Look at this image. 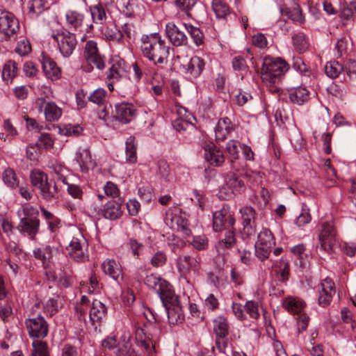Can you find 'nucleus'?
<instances>
[{
  "instance_id": "f257e3e1",
  "label": "nucleus",
  "mask_w": 356,
  "mask_h": 356,
  "mask_svg": "<svg viewBox=\"0 0 356 356\" xmlns=\"http://www.w3.org/2000/svg\"><path fill=\"white\" fill-rule=\"evenodd\" d=\"M141 51L144 56L155 64H163L168 62L170 47L161 39L158 33L143 35L141 38Z\"/></svg>"
},
{
  "instance_id": "f03ea898",
  "label": "nucleus",
  "mask_w": 356,
  "mask_h": 356,
  "mask_svg": "<svg viewBox=\"0 0 356 356\" xmlns=\"http://www.w3.org/2000/svg\"><path fill=\"white\" fill-rule=\"evenodd\" d=\"M288 70L289 65L282 58L266 56L261 69V77L263 82L270 87L279 83Z\"/></svg>"
},
{
  "instance_id": "7ed1b4c3",
  "label": "nucleus",
  "mask_w": 356,
  "mask_h": 356,
  "mask_svg": "<svg viewBox=\"0 0 356 356\" xmlns=\"http://www.w3.org/2000/svg\"><path fill=\"white\" fill-rule=\"evenodd\" d=\"M31 184L39 190L41 197L46 200H52L58 197V189L56 184L51 185L48 181V177L44 172L34 170L30 175Z\"/></svg>"
},
{
  "instance_id": "20e7f679",
  "label": "nucleus",
  "mask_w": 356,
  "mask_h": 356,
  "mask_svg": "<svg viewBox=\"0 0 356 356\" xmlns=\"http://www.w3.org/2000/svg\"><path fill=\"white\" fill-rule=\"evenodd\" d=\"M318 241L320 250L328 254L334 252L335 249L339 245V241L332 222H324L321 224Z\"/></svg>"
},
{
  "instance_id": "39448f33",
  "label": "nucleus",
  "mask_w": 356,
  "mask_h": 356,
  "mask_svg": "<svg viewBox=\"0 0 356 356\" xmlns=\"http://www.w3.org/2000/svg\"><path fill=\"white\" fill-rule=\"evenodd\" d=\"M19 29V22L15 15L0 10V42L15 39Z\"/></svg>"
},
{
  "instance_id": "423d86ee",
  "label": "nucleus",
  "mask_w": 356,
  "mask_h": 356,
  "mask_svg": "<svg viewBox=\"0 0 356 356\" xmlns=\"http://www.w3.org/2000/svg\"><path fill=\"white\" fill-rule=\"evenodd\" d=\"M145 284L159 296L162 302L175 300L172 285L160 277L153 274L149 275L145 277Z\"/></svg>"
},
{
  "instance_id": "0eeeda50",
  "label": "nucleus",
  "mask_w": 356,
  "mask_h": 356,
  "mask_svg": "<svg viewBox=\"0 0 356 356\" xmlns=\"http://www.w3.org/2000/svg\"><path fill=\"white\" fill-rule=\"evenodd\" d=\"M145 284L159 296L162 302L175 300L172 285L160 277L153 274L149 275L145 277Z\"/></svg>"
},
{
  "instance_id": "6e6552de",
  "label": "nucleus",
  "mask_w": 356,
  "mask_h": 356,
  "mask_svg": "<svg viewBox=\"0 0 356 356\" xmlns=\"http://www.w3.org/2000/svg\"><path fill=\"white\" fill-rule=\"evenodd\" d=\"M51 37L56 42L60 54L64 57H69L76 46L75 35L67 31H58L53 33Z\"/></svg>"
},
{
  "instance_id": "1a4fd4ad",
  "label": "nucleus",
  "mask_w": 356,
  "mask_h": 356,
  "mask_svg": "<svg viewBox=\"0 0 356 356\" xmlns=\"http://www.w3.org/2000/svg\"><path fill=\"white\" fill-rule=\"evenodd\" d=\"M234 224L235 218L229 207L224 206L220 210L213 212V228L215 232L231 229Z\"/></svg>"
},
{
  "instance_id": "9d476101",
  "label": "nucleus",
  "mask_w": 356,
  "mask_h": 356,
  "mask_svg": "<svg viewBox=\"0 0 356 356\" xmlns=\"http://www.w3.org/2000/svg\"><path fill=\"white\" fill-rule=\"evenodd\" d=\"M25 325L31 338L44 339L48 334V323L41 315L26 319Z\"/></svg>"
},
{
  "instance_id": "9b49d317",
  "label": "nucleus",
  "mask_w": 356,
  "mask_h": 356,
  "mask_svg": "<svg viewBox=\"0 0 356 356\" xmlns=\"http://www.w3.org/2000/svg\"><path fill=\"white\" fill-rule=\"evenodd\" d=\"M280 12L283 16L294 22H303V17L299 6L295 0H277Z\"/></svg>"
},
{
  "instance_id": "f8f14e48",
  "label": "nucleus",
  "mask_w": 356,
  "mask_h": 356,
  "mask_svg": "<svg viewBox=\"0 0 356 356\" xmlns=\"http://www.w3.org/2000/svg\"><path fill=\"white\" fill-rule=\"evenodd\" d=\"M35 105L40 112L44 111L45 119L47 121H57L62 115V109L54 102H47L41 97L35 100Z\"/></svg>"
},
{
  "instance_id": "ddd939ff",
  "label": "nucleus",
  "mask_w": 356,
  "mask_h": 356,
  "mask_svg": "<svg viewBox=\"0 0 356 356\" xmlns=\"http://www.w3.org/2000/svg\"><path fill=\"white\" fill-rule=\"evenodd\" d=\"M87 244L83 236L81 238L74 237L66 248L69 256L77 262H84L88 259L86 254Z\"/></svg>"
},
{
  "instance_id": "4468645a",
  "label": "nucleus",
  "mask_w": 356,
  "mask_h": 356,
  "mask_svg": "<svg viewBox=\"0 0 356 356\" xmlns=\"http://www.w3.org/2000/svg\"><path fill=\"white\" fill-rule=\"evenodd\" d=\"M239 212L244 232L249 236L254 234L257 227L256 211L251 207H244L240 209Z\"/></svg>"
},
{
  "instance_id": "2eb2a0df",
  "label": "nucleus",
  "mask_w": 356,
  "mask_h": 356,
  "mask_svg": "<svg viewBox=\"0 0 356 356\" xmlns=\"http://www.w3.org/2000/svg\"><path fill=\"white\" fill-rule=\"evenodd\" d=\"M84 57L88 63H93L97 69L103 70L105 67L104 58L99 53L95 41L89 40L86 42Z\"/></svg>"
},
{
  "instance_id": "dca6fc26",
  "label": "nucleus",
  "mask_w": 356,
  "mask_h": 356,
  "mask_svg": "<svg viewBox=\"0 0 356 356\" xmlns=\"http://www.w3.org/2000/svg\"><path fill=\"white\" fill-rule=\"evenodd\" d=\"M243 183L239 180L234 173H229L225 178V183L220 189V195H225L224 198H231L236 193H240L243 188Z\"/></svg>"
},
{
  "instance_id": "f3484780",
  "label": "nucleus",
  "mask_w": 356,
  "mask_h": 356,
  "mask_svg": "<svg viewBox=\"0 0 356 356\" xmlns=\"http://www.w3.org/2000/svg\"><path fill=\"white\" fill-rule=\"evenodd\" d=\"M174 298L175 300L173 301L167 300L166 302H162L168 314V323L172 325L178 324L184 319L181 307L175 293Z\"/></svg>"
},
{
  "instance_id": "a211bd4d",
  "label": "nucleus",
  "mask_w": 356,
  "mask_h": 356,
  "mask_svg": "<svg viewBox=\"0 0 356 356\" xmlns=\"http://www.w3.org/2000/svg\"><path fill=\"white\" fill-rule=\"evenodd\" d=\"M335 294L334 284L329 277L325 278L321 284L319 289L318 304L323 307L329 305Z\"/></svg>"
},
{
  "instance_id": "6ab92c4d",
  "label": "nucleus",
  "mask_w": 356,
  "mask_h": 356,
  "mask_svg": "<svg viewBox=\"0 0 356 356\" xmlns=\"http://www.w3.org/2000/svg\"><path fill=\"white\" fill-rule=\"evenodd\" d=\"M178 271L183 275L188 274L191 270H197L199 268L200 258L190 255H180L177 259Z\"/></svg>"
},
{
  "instance_id": "aec40b11",
  "label": "nucleus",
  "mask_w": 356,
  "mask_h": 356,
  "mask_svg": "<svg viewBox=\"0 0 356 356\" xmlns=\"http://www.w3.org/2000/svg\"><path fill=\"white\" fill-rule=\"evenodd\" d=\"M136 115V110L133 104L123 102L115 106L116 119L124 124L131 122Z\"/></svg>"
},
{
  "instance_id": "412c9836",
  "label": "nucleus",
  "mask_w": 356,
  "mask_h": 356,
  "mask_svg": "<svg viewBox=\"0 0 356 356\" xmlns=\"http://www.w3.org/2000/svg\"><path fill=\"white\" fill-rule=\"evenodd\" d=\"M166 35L175 46L186 45L187 36L173 23H168L165 26Z\"/></svg>"
},
{
  "instance_id": "4be33fe9",
  "label": "nucleus",
  "mask_w": 356,
  "mask_h": 356,
  "mask_svg": "<svg viewBox=\"0 0 356 356\" xmlns=\"http://www.w3.org/2000/svg\"><path fill=\"white\" fill-rule=\"evenodd\" d=\"M40 220L31 219H21L17 226V230L22 234H26L33 240L39 232Z\"/></svg>"
},
{
  "instance_id": "5701e85b",
  "label": "nucleus",
  "mask_w": 356,
  "mask_h": 356,
  "mask_svg": "<svg viewBox=\"0 0 356 356\" xmlns=\"http://www.w3.org/2000/svg\"><path fill=\"white\" fill-rule=\"evenodd\" d=\"M42 66L45 75L54 80L59 79L60 76V69L57 67L56 62L49 56L42 54Z\"/></svg>"
},
{
  "instance_id": "b1692460",
  "label": "nucleus",
  "mask_w": 356,
  "mask_h": 356,
  "mask_svg": "<svg viewBox=\"0 0 356 356\" xmlns=\"http://www.w3.org/2000/svg\"><path fill=\"white\" fill-rule=\"evenodd\" d=\"M232 130L233 126L230 119L228 118L220 119L215 128L216 142L219 143L225 140Z\"/></svg>"
},
{
  "instance_id": "393cba45",
  "label": "nucleus",
  "mask_w": 356,
  "mask_h": 356,
  "mask_svg": "<svg viewBox=\"0 0 356 356\" xmlns=\"http://www.w3.org/2000/svg\"><path fill=\"white\" fill-rule=\"evenodd\" d=\"M205 159L215 166H220L225 161V156L222 152L211 143L207 145L204 153Z\"/></svg>"
},
{
  "instance_id": "a878e982",
  "label": "nucleus",
  "mask_w": 356,
  "mask_h": 356,
  "mask_svg": "<svg viewBox=\"0 0 356 356\" xmlns=\"http://www.w3.org/2000/svg\"><path fill=\"white\" fill-rule=\"evenodd\" d=\"M153 334L145 332V329L138 328L136 331V339L138 346L144 348L149 355H152L154 350V342L152 339Z\"/></svg>"
},
{
  "instance_id": "bb28decb",
  "label": "nucleus",
  "mask_w": 356,
  "mask_h": 356,
  "mask_svg": "<svg viewBox=\"0 0 356 356\" xmlns=\"http://www.w3.org/2000/svg\"><path fill=\"white\" fill-rule=\"evenodd\" d=\"M122 200L120 199L118 202L114 200L108 202L101 211L103 216L112 220L119 218L122 213Z\"/></svg>"
},
{
  "instance_id": "cd10ccee",
  "label": "nucleus",
  "mask_w": 356,
  "mask_h": 356,
  "mask_svg": "<svg viewBox=\"0 0 356 356\" xmlns=\"http://www.w3.org/2000/svg\"><path fill=\"white\" fill-rule=\"evenodd\" d=\"M104 273L116 281L122 279V272L120 265L114 259H106L102 265Z\"/></svg>"
},
{
  "instance_id": "c85d7f7f",
  "label": "nucleus",
  "mask_w": 356,
  "mask_h": 356,
  "mask_svg": "<svg viewBox=\"0 0 356 356\" xmlns=\"http://www.w3.org/2000/svg\"><path fill=\"white\" fill-rule=\"evenodd\" d=\"M107 309L104 304L97 300H94L90 310V319L95 323H99L106 316Z\"/></svg>"
},
{
  "instance_id": "c756f323",
  "label": "nucleus",
  "mask_w": 356,
  "mask_h": 356,
  "mask_svg": "<svg viewBox=\"0 0 356 356\" xmlns=\"http://www.w3.org/2000/svg\"><path fill=\"white\" fill-rule=\"evenodd\" d=\"M18 65L13 60H9L5 63L2 69V79L7 84L11 83L13 79L17 76Z\"/></svg>"
},
{
  "instance_id": "7c9ffc66",
  "label": "nucleus",
  "mask_w": 356,
  "mask_h": 356,
  "mask_svg": "<svg viewBox=\"0 0 356 356\" xmlns=\"http://www.w3.org/2000/svg\"><path fill=\"white\" fill-rule=\"evenodd\" d=\"M305 302L298 298L294 297H289L286 298L282 303L283 307L289 312L293 313L294 314H298V316L302 313L303 308L305 306Z\"/></svg>"
},
{
  "instance_id": "2f4dec72",
  "label": "nucleus",
  "mask_w": 356,
  "mask_h": 356,
  "mask_svg": "<svg viewBox=\"0 0 356 356\" xmlns=\"http://www.w3.org/2000/svg\"><path fill=\"white\" fill-rule=\"evenodd\" d=\"M213 331L217 338L225 339L229 334V325L227 319L222 316H218L213 321Z\"/></svg>"
},
{
  "instance_id": "473e14b6",
  "label": "nucleus",
  "mask_w": 356,
  "mask_h": 356,
  "mask_svg": "<svg viewBox=\"0 0 356 356\" xmlns=\"http://www.w3.org/2000/svg\"><path fill=\"white\" fill-rule=\"evenodd\" d=\"M204 65V61L202 58L198 56H193L187 65V72L193 77L197 78L202 72Z\"/></svg>"
},
{
  "instance_id": "72a5a7b5",
  "label": "nucleus",
  "mask_w": 356,
  "mask_h": 356,
  "mask_svg": "<svg viewBox=\"0 0 356 356\" xmlns=\"http://www.w3.org/2000/svg\"><path fill=\"white\" fill-rule=\"evenodd\" d=\"M236 240L234 230L229 229L225 232L224 238L220 239L216 244L217 251L220 253L225 250L232 248L236 244Z\"/></svg>"
},
{
  "instance_id": "f704fd0d",
  "label": "nucleus",
  "mask_w": 356,
  "mask_h": 356,
  "mask_svg": "<svg viewBox=\"0 0 356 356\" xmlns=\"http://www.w3.org/2000/svg\"><path fill=\"white\" fill-rule=\"evenodd\" d=\"M309 91L306 88L298 87L289 93V99L293 104H303L309 99Z\"/></svg>"
},
{
  "instance_id": "c9c22d12",
  "label": "nucleus",
  "mask_w": 356,
  "mask_h": 356,
  "mask_svg": "<svg viewBox=\"0 0 356 356\" xmlns=\"http://www.w3.org/2000/svg\"><path fill=\"white\" fill-rule=\"evenodd\" d=\"M39 212L36 207L29 204H24L22 208L17 211V216L19 219H31V220H39L38 219Z\"/></svg>"
},
{
  "instance_id": "e433bc0d",
  "label": "nucleus",
  "mask_w": 356,
  "mask_h": 356,
  "mask_svg": "<svg viewBox=\"0 0 356 356\" xmlns=\"http://www.w3.org/2000/svg\"><path fill=\"white\" fill-rule=\"evenodd\" d=\"M126 160L129 163H135L137 161L136 145L135 138L129 136L126 140Z\"/></svg>"
},
{
  "instance_id": "4c0bfd02",
  "label": "nucleus",
  "mask_w": 356,
  "mask_h": 356,
  "mask_svg": "<svg viewBox=\"0 0 356 356\" xmlns=\"http://www.w3.org/2000/svg\"><path fill=\"white\" fill-rule=\"evenodd\" d=\"M211 6L217 18H225L229 13L228 6L222 0H212Z\"/></svg>"
},
{
  "instance_id": "58836bf2",
  "label": "nucleus",
  "mask_w": 356,
  "mask_h": 356,
  "mask_svg": "<svg viewBox=\"0 0 356 356\" xmlns=\"http://www.w3.org/2000/svg\"><path fill=\"white\" fill-rule=\"evenodd\" d=\"M343 70L342 65L336 60L330 61L325 66V74L332 79L338 77Z\"/></svg>"
},
{
  "instance_id": "ea45409f",
  "label": "nucleus",
  "mask_w": 356,
  "mask_h": 356,
  "mask_svg": "<svg viewBox=\"0 0 356 356\" xmlns=\"http://www.w3.org/2000/svg\"><path fill=\"white\" fill-rule=\"evenodd\" d=\"M65 17L67 24L75 29L80 27L83 21V15L76 11H67Z\"/></svg>"
},
{
  "instance_id": "a19ab883",
  "label": "nucleus",
  "mask_w": 356,
  "mask_h": 356,
  "mask_svg": "<svg viewBox=\"0 0 356 356\" xmlns=\"http://www.w3.org/2000/svg\"><path fill=\"white\" fill-rule=\"evenodd\" d=\"M275 273L279 281L284 282L288 280L289 264L286 259L283 258L281 259L280 264L277 266V269L275 270Z\"/></svg>"
},
{
  "instance_id": "79ce46f5",
  "label": "nucleus",
  "mask_w": 356,
  "mask_h": 356,
  "mask_svg": "<svg viewBox=\"0 0 356 356\" xmlns=\"http://www.w3.org/2000/svg\"><path fill=\"white\" fill-rule=\"evenodd\" d=\"M172 126L174 129L179 132L188 131L189 133L196 131L195 125L188 121L182 118H178L173 121Z\"/></svg>"
},
{
  "instance_id": "37998d69",
  "label": "nucleus",
  "mask_w": 356,
  "mask_h": 356,
  "mask_svg": "<svg viewBox=\"0 0 356 356\" xmlns=\"http://www.w3.org/2000/svg\"><path fill=\"white\" fill-rule=\"evenodd\" d=\"M118 3L122 7V12L127 16L134 15L137 12V0H120Z\"/></svg>"
},
{
  "instance_id": "c03bdc74",
  "label": "nucleus",
  "mask_w": 356,
  "mask_h": 356,
  "mask_svg": "<svg viewBox=\"0 0 356 356\" xmlns=\"http://www.w3.org/2000/svg\"><path fill=\"white\" fill-rule=\"evenodd\" d=\"M31 356H49L47 343L40 340L33 341Z\"/></svg>"
},
{
  "instance_id": "a18cd8bd",
  "label": "nucleus",
  "mask_w": 356,
  "mask_h": 356,
  "mask_svg": "<svg viewBox=\"0 0 356 356\" xmlns=\"http://www.w3.org/2000/svg\"><path fill=\"white\" fill-rule=\"evenodd\" d=\"M76 161L82 171L88 169L92 165L90 153L88 149H83L79 154H76Z\"/></svg>"
},
{
  "instance_id": "49530a36",
  "label": "nucleus",
  "mask_w": 356,
  "mask_h": 356,
  "mask_svg": "<svg viewBox=\"0 0 356 356\" xmlns=\"http://www.w3.org/2000/svg\"><path fill=\"white\" fill-rule=\"evenodd\" d=\"M292 40L293 46L298 52H303L308 48L309 44L304 33H298L295 34L292 37Z\"/></svg>"
},
{
  "instance_id": "de8ad7c7",
  "label": "nucleus",
  "mask_w": 356,
  "mask_h": 356,
  "mask_svg": "<svg viewBox=\"0 0 356 356\" xmlns=\"http://www.w3.org/2000/svg\"><path fill=\"white\" fill-rule=\"evenodd\" d=\"M184 26L196 45L199 46L203 43V33L199 28L187 24H184Z\"/></svg>"
},
{
  "instance_id": "09e8293b",
  "label": "nucleus",
  "mask_w": 356,
  "mask_h": 356,
  "mask_svg": "<svg viewBox=\"0 0 356 356\" xmlns=\"http://www.w3.org/2000/svg\"><path fill=\"white\" fill-rule=\"evenodd\" d=\"M90 13L95 23L102 24L106 20V13L101 5H97L91 7Z\"/></svg>"
},
{
  "instance_id": "8fccbe9b",
  "label": "nucleus",
  "mask_w": 356,
  "mask_h": 356,
  "mask_svg": "<svg viewBox=\"0 0 356 356\" xmlns=\"http://www.w3.org/2000/svg\"><path fill=\"white\" fill-rule=\"evenodd\" d=\"M3 180L6 184L11 188H15L19 185V181L13 169L7 168L3 173Z\"/></svg>"
},
{
  "instance_id": "3c124183",
  "label": "nucleus",
  "mask_w": 356,
  "mask_h": 356,
  "mask_svg": "<svg viewBox=\"0 0 356 356\" xmlns=\"http://www.w3.org/2000/svg\"><path fill=\"white\" fill-rule=\"evenodd\" d=\"M273 246L268 245H263L261 243H256L255 244V254L257 257L263 261L267 259L271 252Z\"/></svg>"
},
{
  "instance_id": "603ef678",
  "label": "nucleus",
  "mask_w": 356,
  "mask_h": 356,
  "mask_svg": "<svg viewBox=\"0 0 356 356\" xmlns=\"http://www.w3.org/2000/svg\"><path fill=\"white\" fill-rule=\"evenodd\" d=\"M257 243H261L263 245L273 246L275 243L272 232L268 229H264L258 235Z\"/></svg>"
},
{
  "instance_id": "864d4df0",
  "label": "nucleus",
  "mask_w": 356,
  "mask_h": 356,
  "mask_svg": "<svg viewBox=\"0 0 356 356\" xmlns=\"http://www.w3.org/2000/svg\"><path fill=\"white\" fill-rule=\"evenodd\" d=\"M292 67L304 76H309V67H307L300 57H293Z\"/></svg>"
},
{
  "instance_id": "5fc2aeb1",
  "label": "nucleus",
  "mask_w": 356,
  "mask_h": 356,
  "mask_svg": "<svg viewBox=\"0 0 356 356\" xmlns=\"http://www.w3.org/2000/svg\"><path fill=\"white\" fill-rule=\"evenodd\" d=\"M239 143L236 140H231L226 145V152L230 158L231 162L238 158V147Z\"/></svg>"
},
{
  "instance_id": "6e6d98bb",
  "label": "nucleus",
  "mask_w": 356,
  "mask_h": 356,
  "mask_svg": "<svg viewBox=\"0 0 356 356\" xmlns=\"http://www.w3.org/2000/svg\"><path fill=\"white\" fill-rule=\"evenodd\" d=\"M243 307L251 318L257 320L259 317V305L257 302L248 300Z\"/></svg>"
},
{
  "instance_id": "4d7b16f0",
  "label": "nucleus",
  "mask_w": 356,
  "mask_h": 356,
  "mask_svg": "<svg viewBox=\"0 0 356 356\" xmlns=\"http://www.w3.org/2000/svg\"><path fill=\"white\" fill-rule=\"evenodd\" d=\"M106 95V91L102 88H98L95 90L88 97V100L94 104H97L99 105L103 104Z\"/></svg>"
},
{
  "instance_id": "13d9d810",
  "label": "nucleus",
  "mask_w": 356,
  "mask_h": 356,
  "mask_svg": "<svg viewBox=\"0 0 356 356\" xmlns=\"http://www.w3.org/2000/svg\"><path fill=\"white\" fill-rule=\"evenodd\" d=\"M54 141L49 134H42L38 138L35 146L40 149H49L53 147Z\"/></svg>"
},
{
  "instance_id": "bf43d9fd",
  "label": "nucleus",
  "mask_w": 356,
  "mask_h": 356,
  "mask_svg": "<svg viewBox=\"0 0 356 356\" xmlns=\"http://www.w3.org/2000/svg\"><path fill=\"white\" fill-rule=\"evenodd\" d=\"M15 52L21 56L28 55L31 51V46L29 41L26 39H23L17 42L15 48Z\"/></svg>"
},
{
  "instance_id": "052dcab7",
  "label": "nucleus",
  "mask_w": 356,
  "mask_h": 356,
  "mask_svg": "<svg viewBox=\"0 0 356 356\" xmlns=\"http://www.w3.org/2000/svg\"><path fill=\"white\" fill-rule=\"evenodd\" d=\"M197 0H175L176 7L190 16L189 11L196 4Z\"/></svg>"
},
{
  "instance_id": "680f3d73",
  "label": "nucleus",
  "mask_w": 356,
  "mask_h": 356,
  "mask_svg": "<svg viewBox=\"0 0 356 356\" xmlns=\"http://www.w3.org/2000/svg\"><path fill=\"white\" fill-rule=\"evenodd\" d=\"M54 172L56 176V179L61 181L64 184H67V176L69 174V170L65 167L56 164L53 168Z\"/></svg>"
},
{
  "instance_id": "e2e57ef3",
  "label": "nucleus",
  "mask_w": 356,
  "mask_h": 356,
  "mask_svg": "<svg viewBox=\"0 0 356 356\" xmlns=\"http://www.w3.org/2000/svg\"><path fill=\"white\" fill-rule=\"evenodd\" d=\"M159 173L160 176L166 181H170L172 176L170 174V167L168 163L164 160H160L158 162Z\"/></svg>"
},
{
  "instance_id": "0e129e2a",
  "label": "nucleus",
  "mask_w": 356,
  "mask_h": 356,
  "mask_svg": "<svg viewBox=\"0 0 356 356\" xmlns=\"http://www.w3.org/2000/svg\"><path fill=\"white\" fill-rule=\"evenodd\" d=\"M29 9L31 13L36 15H40L44 10V0H31L29 3Z\"/></svg>"
},
{
  "instance_id": "69168bd1",
  "label": "nucleus",
  "mask_w": 356,
  "mask_h": 356,
  "mask_svg": "<svg viewBox=\"0 0 356 356\" xmlns=\"http://www.w3.org/2000/svg\"><path fill=\"white\" fill-rule=\"evenodd\" d=\"M131 346L129 339L124 340L122 343H118L115 350L116 356H127Z\"/></svg>"
},
{
  "instance_id": "338daca9",
  "label": "nucleus",
  "mask_w": 356,
  "mask_h": 356,
  "mask_svg": "<svg viewBox=\"0 0 356 356\" xmlns=\"http://www.w3.org/2000/svg\"><path fill=\"white\" fill-rule=\"evenodd\" d=\"M167 260V257L162 251L156 252L151 259V264L154 267L163 266Z\"/></svg>"
},
{
  "instance_id": "774afa93",
  "label": "nucleus",
  "mask_w": 356,
  "mask_h": 356,
  "mask_svg": "<svg viewBox=\"0 0 356 356\" xmlns=\"http://www.w3.org/2000/svg\"><path fill=\"white\" fill-rule=\"evenodd\" d=\"M232 64L235 71H245L248 69L246 60L242 56H235L232 59Z\"/></svg>"
}]
</instances>
